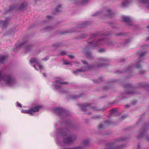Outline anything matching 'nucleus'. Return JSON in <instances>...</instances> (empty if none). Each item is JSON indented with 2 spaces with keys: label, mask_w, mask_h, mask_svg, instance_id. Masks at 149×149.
I'll use <instances>...</instances> for the list:
<instances>
[{
  "label": "nucleus",
  "mask_w": 149,
  "mask_h": 149,
  "mask_svg": "<svg viewBox=\"0 0 149 149\" xmlns=\"http://www.w3.org/2000/svg\"><path fill=\"white\" fill-rule=\"evenodd\" d=\"M57 131L60 135L62 134L64 136V143L69 144L73 142L75 139L74 137L70 136L69 134V132L66 129L62 130H58Z\"/></svg>",
  "instance_id": "f257e3e1"
},
{
  "label": "nucleus",
  "mask_w": 149,
  "mask_h": 149,
  "mask_svg": "<svg viewBox=\"0 0 149 149\" xmlns=\"http://www.w3.org/2000/svg\"><path fill=\"white\" fill-rule=\"evenodd\" d=\"M3 81L6 84L9 85H13L16 84V81L13 77L9 75L3 76L1 72L0 71V81Z\"/></svg>",
  "instance_id": "f03ea898"
},
{
  "label": "nucleus",
  "mask_w": 149,
  "mask_h": 149,
  "mask_svg": "<svg viewBox=\"0 0 149 149\" xmlns=\"http://www.w3.org/2000/svg\"><path fill=\"white\" fill-rule=\"evenodd\" d=\"M91 39H90L88 40V42L90 44H93V45H91V46L93 47H95L99 45H102L104 44L105 43L108 44L109 45H111L112 43V42H109L108 39L106 38L99 40L95 44H94V41L92 40V41H91Z\"/></svg>",
  "instance_id": "7ed1b4c3"
},
{
  "label": "nucleus",
  "mask_w": 149,
  "mask_h": 149,
  "mask_svg": "<svg viewBox=\"0 0 149 149\" xmlns=\"http://www.w3.org/2000/svg\"><path fill=\"white\" fill-rule=\"evenodd\" d=\"M68 84V82L62 81L60 78L58 77L56 78L55 82L53 85L56 89H58L61 88L63 85Z\"/></svg>",
  "instance_id": "20e7f679"
},
{
  "label": "nucleus",
  "mask_w": 149,
  "mask_h": 149,
  "mask_svg": "<svg viewBox=\"0 0 149 149\" xmlns=\"http://www.w3.org/2000/svg\"><path fill=\"white\" fill-rule=\"evenodd\" d=\"M53 111L56 113H57L58 116L62 118V116H67L68 113L65 110L61 108L56 107L54 108L53 109Z\"/></svg>",
  "instance_id": "39448f33"
},
{
  "label": "nucleus",
  "mask_w": 149,
  "mask_h": 149,
  "mask_svg": "<svg viewBox=\"0 0 149 149\" xmlns=\"http://www.w3.org/2000/svg\"><path fill=\"white\" fill-rule=\"evenodd\" d=\"M40 107V106H37L33 107L29 110L22 109L21 112L22 113H28L32 114L34 112L38 111Z\"/></svg>",
  "instance_id": "423d86ee"
},
{
  "label": "nucleus",
  "mask_w": 149,
  "mask_h": 149,
  "mask_svg": "<svg viewBox=\"0 0 149 149\" xmlns=\"http://www.w3.org/2000/svg\"><path fill=\"white\" fill-rule=\"evenodd\" d=\"M138 1L140 3H144L148 5L146 6L149 7V0H138Z\"/></svg>",
  "instance_id": "0eeeda50"
},
{
  "label": "nucleus",
  "mask_w": 149,
  "mask_h": 149,
  "mask_svg": "<svg viewBox=\"0 0 149 149\" xmlns=\"http://www.w3.org/2000/svg\"><path fill=\"white\" fill-rule=\"evenodd\" d=\"M25 47V49L26 52H28L29 49H31L32 48V46L30 45H27L26 44H24Z\"/></svg>",
  "instance_id": "6e6552de"
},
{
  "label": "nucleus",
  "mask_w": 149,
  "mask_h": 149,
  "mask_svg": "<svg viewBox=\"0 0 149 149\" xmlns=\"http://www.w3.org/2000/svg\"><path fill=\"white\" fill-rule=\"evenodd\" d=\"M85 70H86L85 69H77L75 71H73V73L74 74H77L79 72L84 71Z\"/></svg>",
  "instance_id": "1a4fd4ad"
},
{
  "label": "nucleus",
  "mask_w": 149,
  "mask_h": 149,
  "mask_svg": "<svg viewBox=\"0 0 149 149\" xmlns=\"http://www.w3.org/2000/svg\"><path fill=\"white\" fill-rule=\"evenodd\" d=\"M90 107L89 104H85L82 105V107L81 108L82 110L84 111H85L86 109V107Z\"/></svg>",
  "instance_id": "9d476101"
},
{
  "label": "nucleus",
  "mask_w": 149,
  "mask_h": 149,
  "mask_svg": "<svg viewBox=\"0 0 149 149\" xmlns=\"http://www.w3.org/2000/svg\"><path fill=\"white\" fill-rule=\"evenodd\" d=\"M122 18L123 21L125 22H129L130 21V18L127 16H123Z\"/></svg>",
  "instance_id": "9b49d317"
},
{
  "label": "nucleus",
  "mask_w": 149,
  "mask_h": 149,
  "mask_svg": "<svg viewBox=\"0 0 149 149\" xmlns=\"http://www.w3.org/2000/svg\"><path fill=\"white\" fill-rule=\"evenodd\" d=\"M30 62L31 63H38V61L37 59L33 58H31Z\"/></svg>",
  "instance_id": "f8f14e48"
},
{
  "label": "nucleus",
  "mask_w": 149,
  "mask_h": 149,
  "mask_svg": "<svg viewBox=\"0 0 149 149\" xmlns=\"http://www.w3.org/2000/svg\"><path fill=\"white\" fill-rule=\"evenodd\" d=\"M6 57L4 56H0V62L3 63L6 60Z\"/></svg>",
  "instance_id": "ddd939ff"
},
{
  "label": "nucleus",
  "mask_w": 149,
  "mask_h": 149,
  "mask_svg": "<svg viewBox=\"0 0 149 149\" xmlns=\"http://www.w3.org/2000/svg\"><path fill=\"white\" fill-rule=\"evenodd\" d=\"M112 13H111V10L110 9H108L107 10V15L109 17H111V15Z\"/></svg>",
  "instance_id": "4468645a"
},
{
  "label": "nucleus",
  "mask_w": 149,
  "mask_h": 149,
  "mask_svg": "<svg viewBox=\"0 0 149 149\" xmlns=\"http://www.w3.org/2000/svg\"><path fill=\"white\" fill-rule=\"evenodd\" d=\"M129 3L128 1H125L122 3V5L123 7H125L129 4Z\"/></svg>",
  "instance_id": "2eb2a0df"
},
{
  "label": "nucleus",
  "mask_w": 149,
  "mask_h": 149,
  "mask_svg": "<svg viewBox=\"0 0 149 149\" xmlns=\"http://www.w3.org/2000/svg\"><path fill=\"white\" fill-rule=\"evenodd\" d=\"M89 1V0H82L81 1H79L81 2V4H83L86 3Z\"/></svg>",
  "instance_id": "dca6fc26"
},
{
  "label": "nucleus",
  "mask_w": 149,
  "mask_h": 149,
  "mask_svg": "<svg viewBox=\"0 0 149 149\" xmlns=\"http://www.w3.org/2000/svg\"><path fill=\"white\" fill-rule=\"evenodd\" d=\"M122 148V146H120L119 147H112L111 148H110L109 149H120Z\"/></svg>",
  "instance_id": "f3484780"
},
{
  "label": "nucleus",
  "mask_w": 149,
  "mask_h": 149,
  "mask_svg": "<svg viewBox=\"0 0 149 149\" xmlns=\"http://www.w3.org/2000/svg\"><path fill=\"white\" fill-rule=\"evenodd\" d=\"M100 61H101L100 62L102 63L106 61V59L104 58H100Z\"/></svg>",
  "instance_id": "a211bd4d"
},
{
  "label": "nucleus",
  "mask_w": 149,
  "mask_h": 149,
  "mask_svg": "<svg viewBox=\"0 0 149 149\" xmlns=\"http://www.w3.org/2000/svg\"><path fill=\"white\" fill-rule=\"evenodd\" d=\"M1 23L3 26H5L7 24V22L6 21H2Z\"/></svg>",
  "instance_id": "6ab92c4d"
},
{
  "label": "nucleus",
  "mask_w": 149,
  "mask_h": 149,
  "mask_svg": "<svg viewBox=\"0 0 149 149\" xmlns=\"http://www.w3.org/2000/svg\"><path fill=\"white\" fill-rule=\"evenodd\" d=\"M116 110L117 109H114L112 110L111 111V113L112 114H114L116 112Z\"/></svg>",
  "instance_id": "aec40b11"
},
{
  "label": "nucleus",
  "mask_w": 149,
  "mask_h": 149,
  "mask_svg": "<svg viewBox=\"0 0 149 149\" xmlns=\"http://www.w3.org/2000/svg\"><path fill=\"white\" fill-rule=\"evenodd\" d=\"M139 54L140 57H141L145 55L146 54V52H143L141 53H139Z\"/></svg>",
  "instance_id": "412c9836"
},
{
  "label": "nucleus",
  "mask_w": 149,
  "mask_h": 149,
  "mask_svg": "<svg viewBox=\"0 0 149 149\" xmlns=\"http://www.w3.org/2000/svg\"><path fill=\"white\" fill-rule=\"evenodd\" d=\"M82 147H81L80 146H79V147H77L74 148H65L64 149H82Z\"/></svg>",
  "instance_id": "4be33fe9"
},
{
  "label": "nucleus",
  "mask_w": 149,
  "mask_h": 149,
  "mask_svg": "<svg viewBox=\"0 0 149 149\" xmlns=\"http://www.w3.org/2000/svg\"><path fill=\"white\" fill-rule=\"evenodd\" d=\"M66 54V52L65 51H62L58 55L59 56L63 55H65Z\"/></svg>",
  "instance_id": "5701e85b"
},
{
  "label": "nucleus",
  "mask_w": 149,
  "mask_h": 149,
  "mask_svg": "<svg viewBox=\"0 0 149 149\" xmlns=\"http://www.w3.org/2000/svg\"><path fill=\"white\" fill-rule=\"evenodd\" d=\"M68 57L70 59H73L74 58V56L72 55H68Z\"/></svg>",
  "instance_id": "b1692460"
},
{
  "label": "nucleus",
  "mask_w": 149,
  "mask_h": 149,
  "mask_svg": "<svg viewBox=\"0 0 149 149\" xmlns=\"http://www.w3.org/2000/svg\"><path fill=\"white\" fill-rule=\"evenodd\" d=\"M83 143L84 145H86L89 144V141H84L83 142Z\"/></svg>",
  "instance_id": "393cba45"
},
{
  "label": "nucleus",
  "mask_w": 149,
  "mask_h": 149,
  "mask_svg": "<svg viewBox=\"0 0 149 149\" xmlns=\"http://www.w3.org/2000/svg\"><path fill=\"white\" fill-rule=\"evenodd\" d=\"M61 6L58 5L57 6V8L55 10L56 12H58L60 11V10L58 9V8H60L61 7Z\"/></svg>",
  "instance_id": "a878e982"
},
{
  "label": "nucleus",
  "mask_w": 149,
  "mask_h": 149,
  "mask_svg": "<svg viewBox=\"0 0 149 149\" xmlns=\"http://www.w3.org/2000/svg\"><path fill=\"white\" fill-rule=\"evenodd\" d=\"M79 97H80V96H74V97L73 96H72L71 97V98L72 99H75V98H78Z\"/></svg>",
  "instance_id": "bb28decb"
},
{
  "label": "nucleus",
  "mask_w": 149,
  "mask_h": 149,
  "mask_svg": "<svg viewBox=\"0 0 149 149\" xmlns=\"http://www.w3.org/2000/svg\"><path fill=\"white\" fill-rule=\"evenodd\" d=\"M81 62L82 63L84 64H86L87 65H88V64L86 61H81Z\"/></svg>",
  "instance_id": "cd10ccee"
},
{
  "label": "nucleus",
  "mask_w": 149,
  "mask_h": 149,
  "mask_svg": "<svg viewBox=\"0 0 149 149\" xmlns=\"http://www.w3.org/2000/svg\"><path fill=\"white\" fill-rule=\"evenodd\" d=\"M103 126L104 125L102 124H101L99 125V128L100 129L102 128L103 127Z\"/></svg>",
  "instance_id": "c85d7f7f"
},
{
  "label": "nucleus",
  "mask_w": 149,
  "mask_h": 149,
  "mask_svg": "<svg viewBox=\"0 0 149 149\" xmlns=\"http://www.w3.org/2000/svg\"><path fill=\"white\" fill-rule=\"evenodd\" d=\"M99 51L101 52H104L105 51V50L104 49H101L99 50Z\"/></svg>",
  "instance_id": "c756f323"
},
{
  "label": "nucleus",
  "mask_w": 149,
  "mask_h": 149,
  "mask_svg": "<svg viewBox=\"0 0 149 149\" xmlns=\"http://www.w3.org/2000/svg\"><path fill=\"white\" fill-rule=\"evenodd\" d=\"M131 87V86L130 84L127 85H126L125 87L127 88H130Z\"/></svg>",
  "instance_id": "7c9ffc66"
},
{
  "label": "nucleus",
  "mask_w": 149,
  "mask_h": 149,
  "mask_svg": "<svg viewBox=\"0 0 149 149\" xmlns=\"http://www.w3.org/2000/svg\"><path fill=\"white\" fill-rule=\"evenodd\" d=\"M141 67V65L139 64H138L136 65V68H140Z\"/></svg>",
  "instance_id": "2f4dec72"
},
{
  "label": "nucleus",
  "mask_w": 149,
  "mask_h": 149,
  "mask_svg": "<svg viewBox=\"0 0 149 149\" xmlns=\"http://www.w3.org/2000/svg\"><path fill=\"white\" fill-rule=\"evenodd\" d=\"M17 105L19 107H22L21 104L20 103L18 102H17Z\"/></svg>",
  "instance_id": "473e14b6"
},
{
  "label": "nucleus",
  "mask_w": 149,
  "mask_h": 149,
  "mask_svg": "<svg viewBox=\"0 0 149 149\" xmlns=\"http://www.w3.org/2000/svg\"><path fill=\"white\" fill-rule=\"evenodd\" d=\"M38 66L40 69H42L43 68V66L41 65H39Z\"/></svg>",
  "instance_id": "72a5a7b5"
},
{
  "label": "nucleus",
  "mask_w": 149,
  "mask_h": 149,
  "mask_svg": "<svg viewBox=\"0 0 149 149\" xmlns=\"http://www.w3.org/2000/svg\"><path fill=\"white\" fill-rule=\"evenodd\" d=\"M47 17L49 19H51V18H52V17L51 16H47Z\"/></svg>",
  "instance_id": "f704fd0d"
},
{
  "label": "nucleus",
  "mask_w": 149,
  "mask_h": 149,
  "mask_svg": "<svg viewBox=\"0 0 149 149\" xmlns=\"http://www.w3.org/2000/svg\"><path fill=\"white\" fill-rule=\"evenodd\" d=\"M146 139L148 141H149V135L146 136Z\"/></svg>",
  "instance_id": "c9c22d12"
},
{
  "label": "nucleus",
  "mask_w": 149,
  "mask_h": 149,
  "mask_svg": "<svg viewBox=\"0 0 149 149\" xmlns=\"http://www.w3.org/2000/svg\"><path fill=\"white\" fill-rule=\"evenodd\" d=\"M130 107V106L129 105H127L125 106V107L127 108H129V107Z\"/></svg>",
  "instance_id": "e433bc0d"
},
{
  "label": "nucleus",
  "mask_w": 149,
  "mask_h": 149,
  "mask_svg": "<svg viewBox=\"0 0 149 149\" xmlns=\"http://www.w3.org/2000/svg\"><path fill=\"white\" fill-rule=\"evenodd\" d=\"M85 55H86L87 56L88 55L89 56L90 55L88 53H87V54L86 53H85Z\"/></svg>",
  "instance_id": "4c0bfd02"
},
{
  "label": "nucleus",
  "mask_w": 149,
  "mask_h": 149,
  "mask_svg": "<svg viewBox=\"0 0 149 149\" xmlns=\"http://www.w3.org/2000/svg\"><path fill=\"white\" fill-rule=\"evenodd\" d=\"M140 146L139 145H138V149H139L140 148Z\"/></svg>",
  "instance_id": "58836bf2"
},
{
  "label": "nucleus",
  "mask_w": 149,
  "mask_h": 149,
  "mask_svg": "<svg viewBox=\"0 0 149 149\" xmlns=\"http://www.w3.org/2000/svg\"><path fill=\"white\" fill-rule=\"evenodd\" d=\"M104 64H101V65H99L98 66V67H100L104 66Z\"/></svg>",
  "instance_id": "ea45409f"
},
{
  "label": "nucleus",
  "mask_w": 149,
  "mask_h": 149,
  "mask_svg": "<svg viewBox=\"0 0 149 149\" xmlns=\"http://www.w3.org/2000/svg\"><path fill=\"white\" fill-rule=\"evenodd\" d=\"M131 70V69L130 68H129L127 70V71H130Z\"/></svg>",
  "instance_id": "a19ab883"
},
{
  "label": "nucleus",
  "mask_w": 149,
  "mask_h": 149,
  "mask_svg": "<svg viewBox=\"0 0 149 149\" xmlns=\"http://www.w3.org/2000/svg\"><path fill=\"white\" fill-rule=\"evenodd\" d=\"M64 64L65 65H67V64H69V63H66V62H64Z\"/></svg>",
  "instance_id": "79ce46f5"
},
{
  "label": "nucleus",
  "mask_w": 149,
  "mask_h": 149,
  "mask_svg": "<svg viewBox=\"0 0 149 149\" xmlns=\"http://www.w3.org/2000/svg\"><path fill=\"white\" fill-rule=\"evenodd\" d=\"M33 67L35 68V69L36 70H38V69L36 68V67H35V65H33Z\"/></svg>",
  "instance_id": "37998d69"
},
{
  "label": "nucleus",
  "mask_w": 149,
  "mask_h": 149,
  "mask_svg": "<svg viewBox=\"0 0 149 149\" xmlns=\"http://www.w3.org/2000/svg\"><path fill=\"white\" fill-rule=\"evenodd\" d=\"M43 76L45 77H46L45 74L44 73H43Z\"/></svg>",
  "instance_id": "c03bdc74"
},
{
  "label": "nucleus",
  "mask_w": 149,
  "mask_h": 149,
  "mask_svg": "<svg viewBox=\"0 0 149 149\" xmlns=\"http://www.w3.org/2000/svg\"><path fill=\"white\" fill-rule=\"evenodd\" d=\"M98 14L97 13V14H96L95 15H93L94 16H96Z\"/></svg>",
  "instance_id": "a18cd8bd"
},
{
  "label": "nucleus",
  "mask_w": 149,
  "mask_h": 149,
  "mask_svg": "<svg viewBox=\"0 0 149 149\" xmlns=\"http://www.w3.org/2000/svg\"><path fill=\"white\" fill-rule=\"evenodd\" d=\"M140 137H141L140 136H138V138H140Z\"/></svg>",
  "instance_id": "49530a36"
},
{
  "label": "nucleus",
  "mask_w": 149,
  "mask_h": 149,
  "mask_svg": "<svg viewBox=\"0 0 149 149\" xmlns=\"http://www.w3.org/2000/svg\"><path fill=\"white\" fill-rule=\"evenodd\" d=\"M147 28L148 29H149V26H148L147 27Z\"/></svg>",
  "instance_id": "de8ad7c7"
},
{
  "label": "nucleus",
  "mask_w": 149,
  "mask_h": 149,
  "mask_svg": "<svg viewBox=\"0 0 149 149\" xmlns=\"http://www.w3.org/2000/svg\"><path fill=\"white\" fill-rule=\"evenodd\" d=\"M145 72V71H143V72H142V73H144Z\"/></svg>",
  "instance_id": "09e8293b"
},
{
  "label": "nucleus",
  "mask_w": 149,
  "mask_h": 149,
  "mask_svg": "<svg viewBox=\"0 0 149 149\" xmlns=\"http://www.w3.org/2000/svg\"><path fill=\"white\" fill-rule=\"evenodd\" d=\"M87 68H89V66H88L87 67Z\"/></svg>",
  "instance_id": "8fccbe9b"
},
{
  "label": "nucleus",
  "mask_w": 149,
  "mask_h": 149,
  "mask_svg": "<svg viewBox=\"0 0 149 149\" xmlns=\"http://www.w3.org/2000/svg\"><path fill=\"white\" fill-rule=\"evenodd\" d=\"M123 139H121V140H120V141H123Z\"/></svg>",
  "instance_id": "3c124183"
},
{
  "label": "nucleus",
  "mask_w": 149,
  "mask_h": 149,
  "mask_svg": "<svg viewBox=\"0 0 149 149\" xmlns=\"http://www.w3.org/2000/svg\"><path fill=\"white\" fill-rule=\"evenodd\" d=\"M81 38H83V37H81ZM84 38H85V37H84Z\"/></svg>",
  "instance_id": "603ef678"
},
{
  "label": "nucleus",
  "mask_w": 149,
  "mask_h": 149,
  "mask_svg": "<svg viewBox=\"0 0 149 149\" xmlns=\"http://www.w3.org/2000/svg\"><path fill=\"white\" fill-rule=\"evenodd\" d=\"M132 93V94H133V93Z\"/></svg>",
  "instance_id": "864d4df0"
},
{
  "label": "nucleus",
  "mask_w": 149,
  "mask_h": 149,
  "mask_svg": "<svg viewBox=\"0 0 149 149\" xmlns=\"http://www.w3.org/2000/svg\"><path fill=\"white\" fill-rule=\"evenodd\" d=\"M142 135H143V134H141V136H142Z\"/></svg>",
  "instance_id": "5fc2aeb1"
},
{
  "label": "nucleus",
  "mask_w": 149,
  "mask_h": 149,
  "mask_svg": "<svg viewBox=\"0 0 149 149\" xmlns=\"http://www.w3.org/2000/svg\"><path fill=\"white\" fill-rule=\"evenodd\" d=\"M101 81H99V82H100Z\"/></svg>",
  "instance_id": "6e6d98bb"
},
{
  "label": "nucleus",
  "mask_w": 149,
  "mask_h": 149,
  "mask_svg": "<svg viewBox=\"0 0 149 149\" xmlns=\"http://www.w3.org/2000/svg\"><path fill=\"white\" fill-rule=\"evenodd\" d=\"M148 40H149V38L148 39Z\"/></svg>",
  "instance_id": "4d7b16f0"
}]
</instances>
